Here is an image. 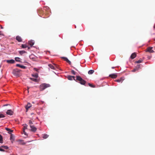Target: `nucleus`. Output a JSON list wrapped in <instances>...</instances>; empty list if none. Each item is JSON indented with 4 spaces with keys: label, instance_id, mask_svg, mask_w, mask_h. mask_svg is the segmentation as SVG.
<instances>
[{
    "label": "nucleus",
    "instance_id": "obj_29",
    "mask_svg": "<svg viewBox=\"0 0 155 155\" xmlns=\"http://www.w3.org/2000/svg\"><path fill=\"white\" fill-rule=\"evenodd\" d=\"M1 147H2L3 148L5 149H8V147H7V146H2Z\"/></svg>",
    "mask_w": 155,
    "mask_h": 155
},
{
    "label": "nucleus",
    "instance_id": "obj_28",
    "mask_svg": "<svg viewBox=\"0 0 155 155\" xmlns=\"http://www.w3.org/2000/svg\"><path fill=\"white\" fill-rule=\"evenodd\" d=\"M67 63H68L69 64H71V62L67 58V59L66 60V61Z\"/></svg>",
    "mask_w": 155,
    "mask_h": 155
},
{
    "label": "nucleus",
    "instance_id": "obj_34",
    "mask_svg": "<svg viewBox=\"0 0 155 155\" xmlns=\"http://www.w3.org/2000/svg\"><path fill=\"white\" fill-rule=\"evenodd\" d=\"M142 61H142V60H138V61H136V63H141V62H142Z\"/></svg>",
    "mask_w": 155,
    "mask_h": 155
},
{
    "label": "nucleus",
    "instance_id": "obj_21",
    "mask_svg": "<svg viewBox=\"0 0 155 155\" xmlns=\"http://www.w3.org/2000/svg\"><path fill=\"white\" fill-rule=\"evenodd\" d=\"M21 47L22 48H24L28 47V46L26 45L22 44L21 45Z\"/></svg>",
    "mask_w": 155,
    "mask_h": 155
},
{
    "label": "nucleus",
    "instance_id": "obj_51",
    "mask_svg": "<svg viewBox=\"0 0 155 155\" xmlns=\"http://www.w3.org/2000/svg\"><path fill=\"white\" fill-rule=\"evenodd\" d=\"M33 103H34V102H32Z\"/></svg>",
    "mask_w": 155,
    "mask_h": 155
},
{
    "label": "nucleus",
    "instance_id": "obj_9",
    "mask_svg": "<svg viewBox=\"0 0 155 155\" xmlns=\"http://www.w3.org/2000/svg\"><path fill=\"white\" fill-rule=\"evenodd\" d=\"M16 66L17 67H20L21 68L25 69L26 68V67L24 65H21L20 64H16Z\"/></svg>",
    "mask_w": 155,
    "mask_h": 155
},
{
    "label": "nucleus",
    "instance_id": "obj_14",
    "mask_svg": "<svg viewBox=\"0 0 155 155\" xmlns=\"http://www.w3.org/2000/svg\"><path fill=\"white\" fill-rule=\"evenodd\" d=\"M31 107V104L30 103H28L27 105L26 106L25 108L27 110L28 109Z\"/></svg>",
    "mask_w": 155,
    "mask_h": 155
},
{
    "label": "nucleus",
    "instance_id": "obj_17",
    "mask_svg": "<svg viewBox=\"0 0 155 155\" xmlns=\"http://www.w3.org/2000/svg\"><path fill=\"white\" fill-rule=\"evenodd\" d=\"M79 83L82 85H85L86 83V81L84 80L83 79L82 81L81 82H79Z\"/></svg>",
    "mask_w": 155,
    "mask_h": 155
},
{
    "label": "nucleus",
    "instance_id": "obj_44",
    "mask_svg": "<svg viewBox=\"0 0 155 155\" xmlns=\"http://www.w3.org/2000/svg\"><path fill=\"white\" fill-rule=\"evenodd\" d=\"M7 62H8V63H10V60H8L7 61Z\"/></svg>",
    "mask_w": 155,
    "mask_h": 155
},
{
    "label": "nucleus",
    "instance_id": "obj_15",
    "mask_svg": "<svg viewBox=\"0 0 155 155\" xmlns=\"http://www.w3.org/2000/svg\"><path fill=\"white\" fill-rule=\"evenodd\" d=\"M18 141L19 142V143L20 144L24 145L25 144V143L24 142V141L22 140H19Z\"/></svg>",
    "mask_w": 155,
    "mask_h": 155
},
{
    "label": "nucleus",
    "instance_id": "obj_46",
    "mask_svg": "<svg viewBox=\"0 0 155 155\" xmlns=\"http://www.w3.org/2000/svg\"><path fill=\"white\" fill-rule=\"evenodd\" d=\"M9 104H5V105H3V106L4 107H5V106H8V105Z\"/></svg>",
    "mask_w": 155,
    "mask_h": 155
},
{
    "label": "nucleus",
    "instance_id": "obj_20",
    "mask_svg": "<svg viewBox=\"0 0 155 155\" xmlns=\"http://www.w3.org/2000/svg\"><path fill=\"white\" fill-rule=\"evenodd\" d=\"M49 67L51 69H55V67L51 64H48Z\"/></svg>",
    "mask_w": 155,
    "mask_h": 155
},
{
    "label": "nucleus",
    "instance_id": "obj_6",
    "mask_svg": "<svg viewBox=\"0 0 155 155\" xmlns=\"http://www.w3.org/2000/svg\"><path fill=\"white\" fill-rule=\"evenodd\" d=\"M152 47H148L147 49V51L150 52L152 53L154 52V51L152 50Z\"/></svg>",
    "mask_w": 155,
    "mask_h": 155
},
{
    "label": "nucleus",
    "instance_id": "obj_43",
    "mask_svg": "<svg viewBox=\"0 0 155 155\" xmlns=\"http://www.w3.org/2000/svg\"><path fill=\"white\" fill-rule=\"evenodd\" d=\"M34 70L36 71L37 72H38V69L35 68H34Z\"/></svg>",
    "mask_w": 155,
    "mask_h": 155
},
{
    "label": "nucleus",
    "instance_id": "obj_10",
    "mask_svg": "<svg viewBox=\"0 0 155 155\" xmlns=\"http://www.w3.org/2000/svg\"><path fill=\"white\" fill-rule=\"evenodd\" d=\"M76 80L79 81V82H81L83 80L82 78L80 76H77L76 77Z\"/></svg>",
    "mask_w": 155,
    "mask_h": 155
},
{
    "label": "nucleus",
    "instance_id": "obj_12",
    "mask_svg": "<svg viewBox=\"0 0 155 155\" xmlns=\"http://www.w3.org/2000/svg\"><path fill=\"white\" fill-rule=\"evenodd\" d=\"M140 65H138L133 70H132V71L133 72H134L136 71L138 69L140 68Z\"/></svg>",
    "mask_w": 155,
    "mask_h": 155
},
{
    "label": "nucleus",
    "instance_id": "obj_36",
    "mask_svg": "<svg viewBox=\"0 0 155 155\" xmlns=\"http://www.w3.org/2000/svg\"><path fill=\"white\" fill-rule=\"evenodd\" d=\"M5 129L8 131V133L10 134V129L8 128H5Z\"/></svg>",
    "mask_w": 155,
    "mask_h": 155
},
{
    "label": "nucleus",
    "instance_id": "obj_1",
    "mask_svg": "<svg viewBox=\"0 0 155 155\" xmlns=\"http://www.w3.org/2000/svg\"><path fill=\"white\" fill-rule=\"evenodd\" d=\"M21 70L18 68H16L13 70L12 73L17 77H19L21 74L20 72Z\"/></svg>",
    "mask_w": 155,
    "mask_h": 155
},
{
    "label": "nucleus",
    "instance_id": "obj_49",
    "mask_svg": "<svg viewBox=\"0 0 155 155\" xmlns=\"http://www.w3.org/2000/svg\"><path fill=\"white\" fill-rule=\"evenodd\" d=\"M114 68H115V67H112V68L114 69Z\"/></svg>",
    "mask_w": 155,
    "mask_h": 155
},
{
    "label": "nucleus",
    "instance_id": "obj_7",
    "mask_svg": "<svg viewBox=\"0 0 155 155\" xmlns=\"http://www.w3.org/2000/svg\"><path fill=\"white\" fill-rule=\"evenodd\" d=\"M75 77L74 76H71L70 75L68 76L67 77L68 79L70 80H72L73 79L75 80Z\"/></svg>",
    "mask_w": 155,
    "mask_h": 155
},
{
    "label": "nucleus",
    "instance_id": "obj_26",
    "mask_svg": "<svg viewBox=\"0 0 155 155\" xmlns=\"http://www.w3.org/2000/svg\"><path fill=\"white\" fill-rule=\"evenodd\" d=\"M24 128L23 129H24L25 130V129H27L28 125L26 124H24L23 125Z\"/></svg>",
    "mask_w": 155,
    "mask_h": 155
},
{
    "label": "nucleus",
    "instance_id": "obj_22",
    "mask_svg": "<svg viewBox=\"0 0 155 155\" xmlns=\"http://www.w3.org/2000/svg\"><path fill=\"white\" fill-rule=\"evenodd\" d=\"M48 137V135L47 134H44L43 136V138L44 139H46Z\"/></svg>",
    "mask_w": 155,
    "mask_h": 155
},
{
    "label": "nucleus",
    "instance_id": "obj_30",
    "mask_svg": "<svg viewBox=\"0 0 155 155\" xmlns=\"http://www.w3.org/2000/svg\"><path fill=\"white\" fill-rule=\"evenodd\" d=\"M89 86L91 87H95V86L93 85H92L90 83H88V84Z\"/></svg>",
    "mask_w": 155,
    "mask_h": 155
},
{
    "label": "nucleus",
    "instance_id": "obj_40",
    "mask_svg": "<svg viewBox=\"0 0 155 155\" xmlns=\"http://www.w3.org/2000/svg\"><path fill=\"white\" fill-rule=\"evenodd\" d=\"M61 58L62 59H63L65 61H66L67 59V58L65 57H61Z\"/></svg>",
    "mask_w": 155,
    "mask_h": 155
},
{
    "label": "nucleus",
    "instance_id": "obj_25",
    "mask_svg": "<svg viewBox=\"0 0 155 155\" xmlns=\"http://www.w3.org/2000/svg\"><path fill=\"white\" fill-rule=\"evenodd\" d=\"M0 143H3L2 137L1 135H0Z\"/></svg>",
    "mask_w": 155,
    "mask_h": 155
},
{
    "label": "nucleus",
    "instance_id": "obj_19",
    "mask_svg": "<svg viewBox=\"0 0 155 155\" xmlns=\"http://www.w3.org/2000/svg\"><path fill=\"white\" fill-rule=\"evenodd\" d=\"M31 76L32 77L35 78H37L38 76V74L37 73H36L35 74H32L31 75Z\"/></svg>",
    "mask_w": 155,
    "mask_h": 155
},
{
    "label": "nucleus",
    "instance_id": "obj_48",
    "mask_svg": "<svg viewBox=\"0 0 155 155\" xmlns=\"http://www.w3.org/2000/svg\"><path fill=\"white\" fill-rule=\"evenodd\" d=\"M1 28L2 29H3V27L2 26H1Z\"/></svg>",
    "mask_w": 155,
    "mask_h": 155
},
{
    "label": "nucleus",
    "instance_id": "obj_35",
    "mask_svg": "<svg viewBox=\"0 0 155 155\" xmlns=\"http://www.w3.org/2000/svg\"><path fill=\"white\" fill-rule=\"evenodd\" d=\"M116 81L118 82H121L122 83V81L121 79L117 80H116Z\"/></svg>",
    "mask_w": 155,
    "mask_h": 155
},
{
    "label": "nucleus",
    "instance_id": "obj_50",
    "mask_svg": "<svg viewBox=\"0 0 155 155\" xmlns=\"http://www.w3.org/2000/svg\"><path fill=\"white\" fill-rule=\"evenodd\" d=\"M29 88V87H28V89Z\"/></svg>",
    "mask_w": 155,
    "mask_h": 155
},
{
    "label": "nucleus",
    "instance_id": "obj_33",
    "mask_svg": "<svg viewBox=\"0 0 155 155\" xmlns=\"http://www.w3.org/2000/svg\"><path fill=\"white\" fill-rule=\"evenodd\" d=\"M29 124L30 126L31 125H33L32 124H33V123L32 121H31V120H29Z\"/></svg>",
    "mask_w": 155,
    "mask_h": 155
},
{
    "label": "nucleus",
    "instance_id": "obj_13",
    "mask_svg": "<svg viewBox=\"0 0 155 155\" xmlns=\"http://www.w3.org/2000/svg\"><path fill=\"white\" fill-rule=\"evenodd\" d=\"M16 39L18 42H21L22 41V39L21 37L19 36H17L16 37Z\"/></svg>",
    "mask_w": 155,
    "mask_h": 155
},
{
    "label": "nucleus",
    "instance_id": "obj_18",
    "mask_svg": "<svg viewBox=\"0 0 155 155\" xmlns=\"http://www.w3.org/2000/svg\"><path fill=\"white\" fill-rule=\"evenodd\" d=\"M94 72V71L93 70H89L88 72V73L89 74H91L93 73Z\"/></svg>",
    "mask_w": 155,
    "mask_h": 155
},
{
    "label": "nucleus",
    "instance_id": "obj_45",
    "mask_svg": "<svg viewBox=\"0 0 155 155\" xmlns=\"http://www.w3.org/2000/svg\"><path fill=\"white\" fill-rule=\"evenodd\" d=\"M2 35V31H0V35Z\"/></svg>",
    "mask_w": 155,
    "mask_h": 155
},
{
    "label": "nucleus",
    "instance_id": "obj_41",
    "mask_svg": "<svg viewBox=\"0 0 155 155\" xmlns=\"http://www.w3.org/2000/svg\"><path fill=\"white\" fill-rule=\"evenodd\" d=\"M23 133H24V134L25 135H27V133H26L25 131V130L24 129H23Z\"/></svg>",
    "mask_w": 155,
    "mask_h": 155
},
{
    "label": "nucleus",
    "instance_id": "obj_24",
    "mask_svg": "<svg viewBox=\"0 0 155 155\" xmlns=\"http://www.w3.org/2000/svg\"><path fill=\"white\" fill-rule=\"evenodd\" d=\"M30 79L32 80L33 81H34L35 82H38V80L36 78H30Z\"/></svg>",
    "mask_w": 155,
    "mask_h": 155
},
{
    "label": "nucleus",
    "instance_id": "obj_2",
    "mask_svg": "<svg viewBox=\"0 0 155 155\" xmlns=\"http://www.w3.org/2000/svg\"><path fill=\"white\" fill-rule=\"evenodd\" d=\"M50 85L49 84L43 83L41 84L40 86V89L41 91L44 90L45 88L49 87Z\"/></svg>",
    "mask_w": 155,
    "mask_h": 155
},
{
    "label": "nucleus",
    "instance_id": "obj_23",
    "mask_svg": "<svg viewBox=\"0 0 155 155\" xmlns=\"http://www.w3.org/2000/svg\"><path fill=\"white\" fill-rule=\"evenodd\" d=\"M15 60L17 62H20V58L18 57H16L15 58Z\"/></svg>",
    "mask_w": 155,
    "mask_h": 155
},
{
    "label": "nucleus",
    "instance_id": "obj_37",
    "mask_svg": "<svg viewBox=\"0 0 155 155\" xmlns=\"http://www.w3.org/2000/svg\"><path fill=\"white\" fill-rule=\"evenodd\" d=\"M71 72L74 75L75 74V72L73 70L71 71Z\"/></svg>",
    "mask_w": 155,
    "mask_h": 155
},
{
    "label": "nucleus",
    "instance_id": "obj_27",
    "mask_svg": "<svg viewBox=\"0 0 155 155\" xmlns=\"http://www.w3.org/2000/svg\"><path fill=\"white\" fill-rule=\"evenodd\" d=\"M67 63H68L69 64H71V62L67 58V59L66 60V61Z\"/></svg>",
    "mask_w": 155,
    "mask_h": 155
},
{
    "label": "nucleus",
    "instance_id": "obj_32",
    "mask_svg": "<svg viewBox=\"0 0 155 155\" xmlns=\"http://www.w3.org/2000/svg\"><path fill=\"white\" fill-rule=\"evenodd\" d=\"M15 62V61L14 60L12 59L10 60V64L14 63Z\"/></svg>",
    "mask_w": 155,
    "mask_h": 155
},
{
    "label": "nucleus",
    "instance_id": "obj_39",
    "mask_svg": "<svg viewBox=\"0 0 155 155\" xmlns=\"http://www.w3.org/2000/svg\"><path fill=\"white\" fill-rule=\"evenodd\" d=\"M5 117L4 115L0 113V118L3 117Z\"/></svg>",
    "mask_w": 155,
    "mask_h": 155
},
{
    "label": "nucleus",
    "instance_id": "obj_47",
    "mask_svg": "<svg viewBox=\"0 0 155 155\" xmlns=\"http://www.w3.org/2000/svg\"><path fill=\"white\" fill-rule=\"evenodd\" d=\"M28 48V49H29L30 48V47H29L28 46V47H27Z\"/></svg>",
    "mask_w": 155,
    "mask_h": 155
},
{
    "label": "nucleus",
    "instance_id": "obj_8",
    "mask_svg": "<svg viewBox=\"0 0 155 155\" xmlns=\"http://www.w3.org/2000/svg\"><path fill=\"white\" fill-rule=\"evenodd\" d=\"M28 44L31 47H32L34 44V41L33 40H31L28 41Z\"/></svg>",
    "mask_w": 155,
    "mask_h": 155
},
{
    "label": "nucleus",
    "instance_id": "obj_38",
    "mask_svg": "<svg viewBox=\"0 0 155 155\" xmlns=\"http://www.w3.org/2000/svg\"><path fill=\"white\" fill-rule=\"evenodd\" d=\"M2 147H0V151H5V150L3 149L2 148Z\"/></svg>",
    "mask_w": 155,
    "mask_h": 155
},
{
    "label": "nucleus",
    "instance_id": "obj_16",
    "mask_svg": "<svg viewBox=\"0 0 155 155\" xmlns=\"http://www.w3.org/2000/svg\"><path fill=\"white\" fill-rule=\"evenodd\" d=\"M19 53L21 55L24 53H26V52L24 51H19Z\"/></svg>",
    "mask_w": 155,
    "mask_h": 155
},
{
    "label": "nucleus",
    "instance_id": "obj_11",
    "mask_svg": "<svg viewBox=\"0 0 155 155\" xmlns=\"http://www.w3.org/2000/svg\"><path fill=\"white\" fill-rule=\"evenodd\" d=\"M136 57V54L135 53H132L131 56H130V58L132 59H133L134 58H135Z\"/></svg>",
    "mask_w": 155,
    "mask_h": 155
},
{
    "label": "nucleus",
    "instance_id": "obj_4",
    "mask_svg": "<svg viewBox=\"0 0 155 155\" xmlns=\"http://www.w3.org/2000/svg\"><path fill=\"white\" fill-rule=\"evenodd\" d=\"M30 127L31 128V131L35 132L37 130V128L33 125L30 126Z\"/></svg>",
    "mask_w": 155,
    "mask_h": 155
},
{
    "label": "nucleus",
    "instance_id": "obj_3",
    "mask_svg": "<svg viewBox=\"0 0 155 155\" xmlns=\"http://www.w3.org/2000/svg\"><path fill=\"white\" fill-rule=\"evenodd\" d=\"M13 130L10 129V141H11L12 143H13V142L15 140V137L14 135L12 134L11 133L12 132Z\"/></svg>",
    "mask_w": 155,
    "mask_h": 155
},
{
    "label": "nucleus",
    "instance_id": "obj_5",
    "mask_svg": "<svg viewBox=\"0 0 155 155\" xmlns=\"http://www.w3.org/2000/svg\"><path fill=\"white\" fill-rule=\"evenodd\" d=\"M109 76L112 78H115L117 77V75L116 74H110Z\"/></svg>",
    "mask_w": 155,
    "mask_h": 155
},
{
    "label": "nucleus",
    "instance_id": "obj_42",
    "mask_svg": "<svg viewBox=\"0 0 155 155\" xmlns=\"http://www.w3.org/2000/svg\"><path fill=\"white\" fill-rule=\"evenodd\" d=\"M6 114H7L10 115V110H8L6 112Z\"/></svg>",
    "mask_w": 155,
    "mask_h": 155
},
{
    "label": "nucleus",
    "instance_id": "obj_31",
    "mask_svg": "<svg viewBox=\"0 0 155 155\" xmlns=\"http://www.w3.org/2000/svg\"><path fill=\"white\" fill-rule=\"evenodd\" d=\"M13 109L12 110H10V115H12L13 114L14 112H13Z\"/></svg>",
    "mask_w": 155,
    "mask_h": 155
}]
</instances>
